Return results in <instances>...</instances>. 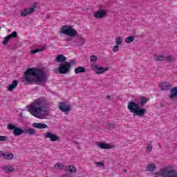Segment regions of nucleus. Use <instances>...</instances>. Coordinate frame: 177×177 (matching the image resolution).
Wrapping results in <instances>:
<instances>
[{
	"label": "nucleus",
	"mask_w": 177,
	"mask_h": 177,
	"mask_svg": "<svg viewBox=\"0 0 177 177\" xmlns=\"http://www.w3.org/2000/svg\"><path fill=\"white\" fill-rule=\"evenodd\" d=\"M135 41L134 36H129L125 39L126 44H131V42H133Z\"/></svg>",
	"instance_id": "nucleus-30"
},
{
	"label": "nucleus",
	"mask_w": 177,
	"mask_h": 177,
	"mask_svg": "<svg viewBox=\"0 0 177 177\" xmlns=\"http://www.w3.org/2000/svg\"><path fill=\"white\" fill-rule=\"evenodd\" d=\"M44 138L46 139H50V142H59L60 140V137L57 135L53 133L52 132H47L44 134Z\"/></svg>",
	"instance_id": "nucleus-9"
},
{
	"label": "nucleus",
	"mask_w": 177,
	"mask_h": 177,
	"mask_svg": "<svg viewBox=\"0 0 177 177\" xmlns=\"http://www.w3.org/2000/svg\"><path fill=\"white\" fill-rule=\"evenodd\" d=\"M19 80H14L12 83L8 86V91H9V92H13L16 86L19 85Z\"/></svg>",
	"instance_id": "nucleus-16"
},
{
	"label": "nucleus",
	"mask_w": 177,
	"mask_h": 177,
	"mask_svg": "<svg viewBox=\"0 0 177 177\" xmlns=\"http://www.w3.org/2000/svg\"><path fill=\"white\" fill-rule=\"evenodd\" d=\"M24 81L28 85H34L38 82L44 83L48 81L46 72L39 68H29L24 73Z\"/></svg>",
	"instance_id": "nucleus-1"
},
{
	"label": "nucleus",
	"mask_w": 177,
	"mask_h": 177,
	"mask_svg": "<svg viewBox=\"0 0 177 177\" xmlns=\"http://www.w3.org/2000/svg\"><path fill=\"white\" fill-rule=\"evenodd\" d=\"M154 60H156V62H164L165 61V57L164 56V55H154Z\"/></svg>",
	"instance_id": "nucleus-21"
},
{
	"label": "nucleus",
	"mask_w": 177,
	"mask_h": 177,
	"mask_svg": "<svg viewBox=\"0 0 177 177\" xmlns=\"http://www.w3.org/2000/svg\"><path fill=\"white\" fill-rule=\"evenodd\" d=\"M127 109L131 111V113H133L134 115H138L139 117H143L146 113H147V110L146 109H142L139 106V104H136L133 101H130L128 103Z\"/></svg>",
	"instance_id": "nucleus-3"
},
{
	"label": "nucleus",
	"mask_w": 177,
	"mask_h": 177,
	"mask_svg": "<svg viewBox=\"0 0 177 177\" xmlns=\"http://www.w3.org/2000/svg\"><path fill=\"white\" fill-rule=\"evenodd\" d=\"M5 153H3V151H0V157H1H1H3V154H4Z\"/></svg>",
	"instance_id": "nucleus-42"
},
{
	"label": "nucleus",
	"mask_w": 177,
	"mask_h": 177,
	"mask_svg": "<svg viewBox=\"0 0 177 177\" xmlns=\"http://www.w3.org/2000/svg\"><path fill=\"white\" fill-rule=\"evenodd\" d=\"M65 171H68L69 174H75V172H77V168L74 166H67V169H65Z\"/></svg>",
	"instance_id": "nucleus-23"
},
{
	"label": "nucleus",
	"mask_w": 177,
	"mask_h": 177,
	"mask_svg": "<svg viewBox=\"0 0 177 177\" xmlns=\"http://www.w3.org/2000/svg\"><path fill=\"white\" fill-rule=\"evenodd\" d=\"M170 99H177V86L173 87L170 91V95H169Z\"/></svg>",
	"instance_id": "nucleus-17"
},
{
	"label": "nucleus",
	"mask_w": 177,
	"mask_h": 177,
	"mask_svg": "<svg viewBox=\"0 0 177 177\" xmlns=\"http://www.w3.org/2000/svg\"><path fill=\"white\" fill-rule=\"evenodd\" d=\"M17 37V32L14 31L12 34L8 35L6 37L3 41V45L6 46L8 42H9V39H12V38H16Z\"/></svg>",
	"instance_id": "nucleus-13"
},
{
	"label": "nucleus",
	"mask_w": 177,
	"mask_h": 177,
	"mask_svg": "<svg viewBox=\"0 0 177 177\" xmlns=\"http://www.w3.org/2000/svg\"><path fill=\"white\" fill-rule=\"evenodd\" d=\"M32 127H33V128H37V129H46V128H48V125L44 124V123H33L32 124Z\"/></svg>",
	"instance_id": "nucleus-14"
},
{
	"label": "nucleus",
	"mask_w": 177,
	"mask_h": 177,
	"mask_svg": "<svg viewBox=\"0 0 177 177\" xmlns=\"http://www.w3.org/2000/svg\"><path fill=\"white\" fill-rule=\"evenodd\" d=\"M50 15H48L46 17V19H50Z\"/></svg>",
	"instance_id": "nucleus-44"
},
{
	"label": "nucleus",
	"mask_w": 177,
	"mask_h": 177,
	"mask_svg": "<svg viewBox=\"0 0 177 177\" xmlns=\"http://www.w3.org/2000/svg\"><path fill=\"white\" fill-rule=\"evenodd\" d=\"M147 103V98L145 97H140V101L138 102V104H140V106H145Z\"/></svg>",
	"instance_id": "nucleus-29"
},
{
	"label": "nucleus",
	"mask_w": 177,
	"mask_h": 177,
	"mask_svg": "<svg viewBox=\"0 0 177 177\" xmlns=\"http://www.w3.org/2000/svg\"><path fill=\"white\" fill-rule=\"evenodd\" d=\"M8 136H0V142H5L8 140Z\"/></svg>",
	"instance_id": "nucleus-38"
},
{
	"label": "nucleus",
	"mask_w": 177,
	"mask_h": 177,
	"mask_svg": "<svg viewBox=\"0 0 177 177\" xmlns=\"http://www.w3.org/2000/svg\"><path fill=\"white\" fill-rule=\"evenodd\" d=\"M106 99H111V96H110V95H107L106 97Z\"/></svg>",
	"instance_id": "nucleus-43"
},
{
	"label": "nucleus",
	"mask_w": 177,
	"mask_h": 177,
	"mask_svg": "<svg viewBox=\"0 0 177 177\" xmlns=\"http://www.w3.org/2000/svg\"><path fill=\"white\" fill-rule=\"evenodd\" d=\"M165 60L166 61V63H172V62H174V60H175L174 59V57H172L171 55H168L167 57H165Z\"/></svg>",
	"instance_id": "nucleus-31"
},
{
	"label": "nucleus",
	"mask_w": 177,
	"mask_h": 177,
	"mask_svg": "<svg viewBox=\"0 0 177 177\" xmlns=\"http://www.w3.org/2000/svg\"><path fill=\"white\" fill-rule=\"evenodd\" d=\"M3 157L4 160H13L15 158V155L13 153H9V152H4V154H3Z\"/></svg>",
	"instance_id": "nucleus-20"
},
{
	"label": "nucleus",
	"mask_w": 177,
	"mask_h": 177,
	"mask_svg": "<svg viewBox=\"0 0 177 177\" xmlns=\"http://www.w3.org/2000/svg\"><path fill=\"white\" fill-rule=\"evenodd\" d=\"M95 164L97 167H103L104 168V163L102 162H95Z\"/></svg>",
	"instance_id": "nucleus-39"
},
{
	"label": "nucleus",
	"mask_w": 177,
	"mask_h": 177,
	"mask_svg": "<svg viewBox=\"0 0 177 177\" xmlns=\"http://www.w3.org/2000/svg\"><path fill=\"white\" fill-rule=\"evenodd\" d=\"M90 60L91 63H93V64H96V62H97V57H96L95 55H91L90 57Z\"/></svg>",
	"instance_id": "nucleus-32"
},
{
	"label": "nucleus",
	"mask_w": 177,
	"mask_h": 177,
	"mask_svg": "<svg viewBox=\"0 0 177 177\" xmlns=\"http://www.w3.org/2000/svg\"><path fill=\"white\" fill-rule=\"evenodd\" d=\"M46 49V46H44L41 48H37L31 51V53L33 55L35 53H38V52H42V50H45Z\"/></svg>",
	"instance_id": "nucleus-28"
},
{
	"label": "nucleus",
	"mask_w": 177,
	"mask_h": 177,
	"mask_svg": "<svg viewBox=\"0 0 177 177\" xmlns=\"http://www.w3.org/2000/svg\"><path fill=\"white\" fill-rule=\"evenodd\" d=\"M124 40H122V38H121V37H118L116 38V45H121V44H122Z\"/></svg>",
	"instance_id": "nucleus-35"
},
{
	"label": "nucleus",
	"mask_w": 177,
	"mask_h": 177,
	"mask_svg": "<svg viewBox=\"0 0 177 177\" xmlns=\"http://www.w3.org/2000/svg\"><path fill=\"white\" fill-rule=\"evenodd\" d=\"M77 46H82L85 44V39L82 37V35H80L76 38L75 41Z\"/></svg>",
	"instance_id": "nucleus-15"
},
{
	"label": "nucleus",
	"mask_w": 177,
	"mask_h": 177,
	"mask_svg": "<svg viewBox=\"0 0 177 177\" xmlns=\"http://www.w3.org/2000/svg\"><path fill=\"white\" fill-rule=\"evenodd\" d=\"M30 13H32V12H30V10H28V8H24L21 12V16H22V17H26V16H27L28 15H30Z\"/></svg>",
	"instance_id": "nucleus-27"
},
{
	"label": "nucleus",
	"mask_w": 177,
	"mask_h": 177,
	"mask_svg": "<svg viewBox=\"0 0 177 177\" xmlns=\"http://www.w3.org/2000/svg\"><path fill=\"white\" fill-rule=\"evenodd\" d=\"M73 41V37H66V42H70Z\"/></svg>",
	"instance_id": "nucleus-41"
},
{
	"label": "nucleus",
	"mask_w": 177,
	"mask_h": 177,
	"mask_svg": "<svg viewBox=\"0 0 177 177\" xmlns=\"http://www.w3.org/2000/svg\"><path fill=\"white\" fill-rule=\"evenodd\" d=\"M48 101L45 97L36 99L32 102L28 108V111L32 115L36 118H42V117H48Z\"/></svg>",
	"instance_id": "nucleus-2"
},
{
	"label": "nucleus",
	"mask_w": 177,
	"mask_h": 177,
	"mask_svg": "<svg viewBox=\"0 0 177 177\" xmlns=\"http://www.w3.org/2000/svg\"><path fill=\"white\" fill-rule=\"evenodd\" d=\"M59 34H64L68 37H77L78 32L73 28V26L66 25L60 28Z\"/></svg>",
	"instance_id": "nucleus-7"
},
{
	"label": "nucleus",
	"mask_w": 177,
	"mask_h": 177,
	"mask_svg": "<svg viewBox=\"0 0 177 177\" xmlns=\"http://www.w3.org/2000/svg\"><path fill=\"white\" fill-rule=\"evenodd\" d=\"M91 67L93 71H95V74L98 75L103 74L105 71H109V70H110V68L109 67L103 68L102 66H99L97 64H92Z\"/></svg>",
	"instance_id": "nucleus-8"
},
{
	"label": "nucleus",
	"mask_w": 177,
	"mask_h": 177,
	"mask_svg": "<svg viewBox=\"0 0 177 177\" xmlns=\"http://www.w3.org/2000/svg\"><path fill=\"white\" fill-rule=\"evenodd\" d=\"M86 68L83 66H79L76 68H75V74H81V73H86Z\"/></svg>",
	"instance_id": "nucleus-22"
},
{
	"label": "nucleus",
	"mask_w": 177,
	"mask_h": 177,
	"mask_svg": "<svg viewBox=\"0 0 177 177\" xmlns=\"http://www.w3.org/2000/svg\"><path fill=\"white\" fill-rule=\"evenodd\" d=\"M127 170H124V172H127Z\"/></svg>",
	"instance_id": "nucleus-46"
},
{
	"label": "nucleus",
	"mask_w": 177,
	"mask_h": 177,
	"mask_svg": "<svg viewBox=\"0 0 177 177\" xmlns=\"http://www.w3.org/2000/svg\"><path fill=\"white\" fill-rule=\"evenodd\" d=\"M108 128L110 131H113V129H115V124L114 123H109Z\"/></svg>",
	"instance_id": "nucleus-36"
},
{
	"label": "nucleus",
	"mask_w": 177,
	"mask_h": 177,
	"mask_svg": "<svg viewBox=\"0 0 177 177\" xmlns=\"http://www.w3.org/2000/svg\"><path fill=\"white\" fill-rule=\"evenodd\" d=\"M77 64V62L74 59L70 62H64L59 64V67L54 70V73H59V74H70L71 72V66Z\"/></svg>",
	"instance_id": "nucleus-4"
},
{
	"label": "nucleus",
	"mask_w": 177,
	"mask_h": 177,
	"mask_svg": "<svg viewBox=\"0 0 177 177\" xmlns=\"http://www.w3.org/2000/svg\"><path fill=\"white\" fill-rule=\"evenodd\" d=\"M151 150H153V146L151 144H149L147 146V153H151Z\"/></svg>",
	"instance_id": "nucleus-37"
},
{
	"label": "nucleus",
	"mask_w": 177,
	"mask_h": 177,
	"mask_svg": "<svg viewBox=\"0 0 177 177\" xmlns=\"http://www.w3.org/2000/svg\"><path fill=\"white\" fill-rule=\"evenodd\" d=\"M76 143V145H80V143H78V142H75Z\"/></svg>",
	"instance_id": "nucleus-45"
},
{
	"label": "nucleus",
	"mask_w": 177,
	"mask_h": 177,
	"mask_svg": "<svg viewBox=\"0 0 177 177\" xmlns=\"http://www.w3.org/2000/svg\"><path fill=\"white\" fill-rule=\"evenodd\" d=\"M157 168V167H156L154 165V163H150L148 165L147 167V171H149V172H153V171H155V169Z\"/></svg>",
	"instance_id": "nucleus-25"
},
{
	"label": "nucleus",
	"mask_w": 177,
	"mask_h": 177,
	"mask_svg": "<svg viewBox=\"0 0 177 177\" xmlns=\"http://www.w3.org/2000/svg\"><path fill=\"white\" fill-rule=\"evenodd\" d=\"M98 147H100V149H113L114 145H111L109 144L103 143L102 142L97 143Z\"/></svg>",
	"instance_id": "nucleus-18"
},
{
	"label": "nucleus",
	"mask_w": 177,
	"mask_h": 177,
	"mask_svg": "<svg viewBox=\"0 0 177 177\" xmlns=\"http://www.w3.org/2000/svg\"><path fill=\"white\" fill-rule=\"evenodd\" d=\"M120 46L117 44L113 48V52H118Z\"/></svg>",
	"instance_id": "nucleus-40"
},
{
	"label": "nucleus",
	"mask_w": 177,
	"mask_h": 177,
	"mask_svg": "<svg viewBox=\"0 0 177 177\" xmlns=\"http://www.w3.org/2000/svg\"><path fill=\"white\" fill-rule=\"evenodd\" d=\"M161 91H169L172 88V84L168 82H163L159 84Z\"/></svg>",
	"instance_id": "nucleus-12"
},
{
	"label": "nucleus",
	"mask_w": 177,
	"mask_h": 177,
	"mask_svg": "<svg viewBox=\"0 0 177 177\" xmlns=\"http://www.w3.org/2000/svg\"><path fill=\"white\" fill-rule=\"evenodd\" d=\"M95 19H104L107 17V11L106 10H100L93 15Z\"/></svg>",
	"instance_id": "nucleus-10"
},
{
	"label": "nucleus",
	"mask_w": 177,
	"mask_h": 177,
	"mask_svg": "<svg viewBox=\"0 0 177 177\" xmlns=\"http://www.w3.org/2000/svg\"><path fill=\"white\" fill-rule=\"evenodd\" d=\"M56 62H57V63H64V62H66V60H67V57H66L64 55H58L55 59Z\"/></svg>",
	"instance_id": "nucleus-19"
},
{
	"label": "nucleus",
	"mask_w": 177,
	"mask_h": 177,
	"mask_svg": "<svg viewBox=\"0 0 177 177\" xmlns=\"http://www.w3.org/2000/svg\"><path fill=\"white\" fill-rule=\"evenodd\" d=\"M14 136H20V135H23L24 133L25 135H30V136H32L34 135H37V132L34 129H21L20 127H15V130L12 131Z\"/></svg>",
	"instance_id": "nucleus-6"
},
{
	"label": "nucleus",
	"mask_w": 177,
	"mask_h": 177,
	"mask_svg": "<svg viewBox=\"0 0 177 177\" xmlns=\"http://www.w3.org/2000/svg\"><path fill=\"white\" fill-rule=\"evenodd\" d=\"M158 175L162 177H177V172L174 167L167 166L160 170Z\"/></svg>",
	"instance_id": "nucleus-5"
},
{
	"label": "nucleus",
	"mask_w": 177,
	"mask_h": 177,
	"mask_svg": "<svg viewBox=\"0 0 177 177\" xmlns=\"http://www.w3.org/2000/svg\"><path fill=\"white\" fill-rule=\"evenodd\" d=\"M54 167L57 169H64V171L67 169V166H64L63 164H60L59 162L56 163Z\"/></svg>",
	"instance_id": "nucleus-24"
},
{
	"label": "nucleus",
	"mask_w": 177,
	"mask_h": 177,
	"mask_svg": "<svg viewBox=\"0 0 177 177\" xmlns=\"http://www.w3.org/2000/svg\"><path fill=\"white\" fill-rule=\"evenodd\" d=\"M17 127L12 123L8 124V129H9V131H14Z\"/></svg>",
	"instance_id": "nucleus-33"
},
{
	"label": "nucleus",
	"mask_w": 177,
	"mask_h": 177,
	"mask_svg": "<svg viewBox=\"0 0 177 177\" xmlns=\"http://www.w3.org/2000/svg\"><path fill=\"white\" fill-rule=\"evenodd\" d=\"M0 30H1V26H0Z\"/></svg>",
	"instance_id": "nucleus-47"
},
{
	"label": "nucleus",
	"mask_w": 177,
	"mask_h": 177,
	"mask_svg": "<svg viewBox=\"0 0 177 177\" xmlns=\"http://www.w3.org/2000/svg\"><path fill=\"white\" fill-rule=\"evenodd\" d=\"M3 169H6L8 174H10V172H15V167H13V166L6 165L3 167Z\"/></svg>",
	"instance_id": "nucleus-26"
},
{
	"label": "nucleus",
	"mask_w": 177,
	"mask_h": 177,
	"mask_svg": "<svg viewBox=\"0 0 177 177\" xmlns=\"http://www.w3.org/2000/svg\"><path fill=\"white\" fill-rule=\"evenodd\" d=\"M59 109L63 113H68L71 110V105H66V102H59Z\"/></svg>",
	"instance_id": "nucleus-11"
},
{
	"label": "nucleus",
	"mask_w": 177,
	"mask_h": 177,
	"mask_svg": "<svg viewBox=\"0 0 177 177\" xmlns=\"http://www.w3.org/2000/svg\"><path fill=\"white\" fill-rule=\"evenodd\" d=\"M37 5H38V3H35L32 8H29V13H34V12H35V9H37Z\"/></svg>",
	"instance_id": "nucleus-34"
}]
</instances>
